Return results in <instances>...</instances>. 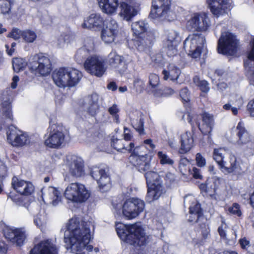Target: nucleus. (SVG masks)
<instances>
[{
    "instance_id": "nucleus-1",
    "label": "nucleus",
    "mask_w": 254,
    "mask_h": 254,
    "mask_svg": "<svg viewBox=\"0 0 254 254\" xmlns=\"http://www.w3.org/2000/svg\"><path fill=\"white\" fill-rule=\"evenodd\" d=\"M64 234V242L67 250L73 254H93L99 252L98 247L94 248L89 243L93 238L94 225L91 221L80 223L76 218L70 219L66 226Z\"/></svg>"
},
{
    "instance_id": "nucleus-2",
    "label": "nucleus",
    "mask_w": 254,
    "mask_h": 254,
    "mask_svg": "<svg viewBox=\"0 0 254 254\" xmlns=\"http://www.w3.org/2000/svg\"><path fill=\"white\" fill-rule=\"evenodd\" d=\"M129 159L130 162L138 171L146 172L145 174L148 187L146 201L150 203L158 199L165 191L160 176L154 172L149 171L151 158L144 156H142L141 158L134 156H130Z\"/></svg>"
},
{
    "instance_id": "nucleus-3",
    "label": "nucleus",
    "mask_w": 254,
    "mask_h": 254,
    "mask_svg": "<svg viewBox=\"0 0 254 254\" xmlns=\"http://www.w3.org/2000/svg\"><path fill=\"white\" fill-rule=\"evenodd\" d=\"M116 229L120 239L131 245L143 247L150 241L149 236L145 234L140 223L126 225L118 222Z\"/></svg>"
},
{
    "instance_id": "nucleus-4",
    "label": "nucleus",
    "mask_w": 254,
    "mask_h": 254,
    "mask_svg": "<svg viewBox=\"0 0 254 254\" xmlns=\"http://www.w3.org/2000/svg\"><path fill=\"white\" fill-rule=\"evenodd\" d=\"M82 76L80 71L71 67H61L57 69L52 75L56 85L62 88L75 86L79 83Z\"/></svg>"
},
{
    "instance_id": "nucleus-5",
    "label": "nucleus",
    "mask_w": 254,
    "mask_h": 254,
    "mask_svg": "<svg viewBox=\"0 0 254 254\" xmlns=\"http://www.w3.org/2000/svg\"><path fill=\"white\" fill-rule=\"evenodd\" d=\"M112 203L115 210H118L122 206L123 215L128 220H131L137 217L145 208L144 201L136 197L127 199L123 205L121 204V200L115 197L113 199Z\"/></svg>"
},
{
    "instance_id": "nucleus-6",
    "label": "nucleus",
    "mask_w": 254,
    "mask_h": 254,
    "mask_svg": "<svg viewBox=\"0 0 254 254\" xmlns=\"http://www.w3.org/2000/svg\"><path fill=\"white\" fill-rule=\"evenodd\" d=\"M64 196L67 200L77 203L85 202L90 197L91 192L86 186L80 183H72L66 187Z\"/></svg>"
},
{
    "instance_id": "nucleus-7",
    "label": "nucleus",
    "mask_w": 254,
    "mask_h": 254,
    "mask_svg": "<svg viewBox=\"0 0 254 254\" xmlns=\"http://www.w3.org/2000/svg\"><path fill=\"white\" fill-rule=\"evenodd\" d=\"M205 43V38L201 34L191 33L188 35L184 42V48L192 58L199 57Z\"/></svg>"
},
{
    "instance_id": "nucleus-8",
    "label": "nucleus",
    "mask_w": 254,
    "mask_h": 254,
    "mask_svg": "<svg viewBox=\"0 0 254 254\" xmlns=\"http://www.w3.org/2000/svg\"><path fill=\"white\" fill-rule=\"evenodd\" d=\"M171 4V0H153L151 17L162 20H173L175 17V14L170 9Z\"/></svg>"
},
{
    "instance_id": "nucleus-9",
    "label": "nucleus",
    "mask_w": 254,
    "mask_h": 254,
    "mask_svg": "<svg viewBox=\"0 0 254 254\" xmlns=\"http://www.w3.org/2000/svg\"><path fill=\"white\" fill-rule=\"evenodd\" d=\"M238 40L235 35L229 31L222 33L218 41V52L227 55H234L237 52Z\"/></svg>"
},
{
    "instance_id": "nucleus-10",
    "label": "nucleus",
    "mask_w": 254,
    "mask_h": 254,
    "mask_svg": "<svg viewBox=\"0 0 254 254\" xmlns=\"http://www.w3.org/2000/svg\"><path fill=\"white\" fill-rule=\"evenodd\" d=\"M101 29V39L106 44L119 43L123 39L119 33L118 23L114 19H108Z\"/></svg>"
},
{
    "instance_id": "nucleus-11",
    "label": "nucleus",
    "mask_w": 254,
    "mask_h": 254,
    "mask_svg": "<svg viewBox=\"0 0 254 254\" xmlns=\"http://www.w3.org/2000/svg\"><path fill=\"white\" fill-rule=\"evenodd\" d=\"M48 136L45 139V145L51 148L58 149L65 144V135L62 127L54 124L50 128Z\"/></svg>"
},
{
    "instance_id": "nucleus-12",
    "label": "nucleus",
    "mask_w": 254,
    "mask_h": 254,
    "mask_svg": "<svg viewBox=\"0 0 254 254\" xmlns=\"http://www.w3.org/2000/svg\"><path fill=\"white\" fill-rule=\"evenodd\" d=\"M210 26V20L205 12L193 13L186 23V28L190 31L205 32L209 29Z\"/></svg>"
},
{
    "instance_id": "nucleus-13",
    "label": "nucleus",
    "mask_w": 254,
    "mask_h": 254,
    "mask_svg": "<svg viewBox=\"0 0 254 254\" xmlns=\"http://www.w3.org/2000/svg\"><path fill=\"white\" fill-rule=\"evenodd\" d=\"M94 44L91 39H87L84 41V47L79 49L75 56L77 63L82 62L85 60L84 64H101L104 62L103 58L99 56L92 55L87 57L90 51L94 50Z\"/></svg>"
},
{
    "instance_id": "nucleus-14",
    "label": "nucleus",
    "mask_w": 254,
    "mask_h": 254,
    "mask_svg": "<svg viewBox=\"0 0 254 254\" xmlns=\"http://www.w3.org/2000/svg\"><path fill=\"white\" fill-rule=\"evenodd\" d=\"M65 165L69 173L73 177L79 178L85 174L83 160L77 155L68 154L64 160Z\"/></svg>"
},
{
    "instance_id": "nucleus-15",
    "label": "nucleus",
    "mask_w": 254,
    "mask_h": 254,
    "mask_svg": "<svg viewBox=\"0 0 254 254\" xmlns=\"http://www.w3.org/2000/svg\"><path fill=\"white\" fill-rule=\"evenodd\" d=\"M119 16L127 21H130L138 13L139 4L136 0H122L119 4Z\"/></svg>"
},
{
    "instance_id": "nucleus-16",
    "label": "nucleus",
    "mask_w": 254,
    "mask_h": 254,
    "mask_svg": "<svg viewBox=\"0 0 254 254\" xmlns=\"http://www.w3.org/2000/svg\"><path fill=\"white\" fill-rule=\"evenodd\" d=\"M7 142L14 147H21L29 143L28 134L16 127L11 126L6 131Z\"/></svg>"
},
{
    "instance_id": "nucleus-17",
    "label": "nucleus",
    "mask_w": 254,
    "mask_h": 254,
    "mask_svg": "<svg viewBox=\"0 0 254 254\" xmlns=\"http://www.w3.org/2000/svg\"><path fill=\"white\" fill-rule=\"evenodd\" d=\"M90 175L96 181L101 191L106 192L111 189V179L104 169L97 166H93L90 168Z\"/></svg>"
},
{
    "instance_id": "nucleus-18",
    "label": "nucleus",
    "mask_w": 254,
    "mask_h": 254,
    "mask_svg": "<svg viewBox=\"0 0 254 254\" xmlns=\"http://www.w3.org/2000/svg\"><path fill=\"white\" fill-rule=\"evenodd\" d=\"M237 144L245 150L254 149V139L245 129L244 124L240 122L237 127Z\"/></svg>"
},
{
    "instance_id": "nucleus-19",
    "label": "nucleus",
    "mask_w": 254,
    "mask_h": 254,
    "mask_svg": "<svg viewBox=\"0 0 254 254\" xmlns=\"http://www.w3.org/2000/svg\"><path fill=\"white\" fill-rule=\"evenodd\" d=\"M58 250L55 241L47 239L35 245L30 254H58Z\"/></svg>"
},
{
    "instance_id": "nucleus-20",
    "label": "nucleus",
    "mask_w": 254,
    "mask_h": 254,
    "mask_svg": "<svg viewBox=\"0 0 254 254\" xmlns=\"http://www.w3.org/2000/svg\"><path fill=\"white\" fill-rule=\"evenodd\" d=\"M178 36L179 33L175 30H171L166 32L163 47L169 57H172L177 53Z\"/></svg>"
},
{
    "instance_id": "nucleus-21",
    "label": "nucleus",
    "mask_w": 254,
    "mask_h": 254,
    "mask_svg": "<svg viewBox=\"0 0 254 254\" xmlns=\"http://www.w3.org/2000/svg\"><path fill=\"white\" fill-rule=\"evenodd\" d=\"M3 234L5 239L18 246L23 245L26 237L25 232L21 228L7 227Z\"/></svg>"
},
{
    "instance_id": "nucleus-22",
    "label": "nucleus",
    "mask_w": 254,
    "mask_h": 254,
    "mask_svg": "<svg viewBox=\"0 0 254 254\" xmlns=\"http://www.w3.org/2000/svg\"><path fill=\"white\" fill-rule=\"evenodd\" d=\"M41 192L43 200L46 203L56 206L61 201V193L57 188L44 187L42 189Z\"/></svg>"
},
{
    "instance_id": "nucleus-23",
    "label": "nucleus",
    "mask_w": 254,
    "mask_h": 254,
    "mask_svg": "<svg viewBox=\"0 0 254 254\" xmlns=\"http://www.w3.org/2000/svg\"><path fill=\"white\" fill-rule=\"evenodd\" d=\"M11 185L18 193L23 195L32 194L35 190L33 184L29 182L14 177L12 179Z\"/></svg>"
},
{
    "instance_id": "nucleus-24",
    "label": "nucleus",
    "mask_w": 254,
    "mask_h": 254,
    "mask_svg": "<svg viewBox=\"0 0 254 254\" xmlns=\"http://www.w3.org/2000/svg\"><path fill=\"white\" fill-rule=\"evenodd\" d=\"M207 3L212 14L218 17L226 13L230 6L231 0H207Z\"/></svg>"
},
{
    "instance_id": "nucleus-25",
    "label": "nucleus",
    "mask_w": 254,
    "mask_h": 254,
    "mask_svg": "<svg viewBox=\"0 0 254 254\" xmlns=\"http://www.w3.org/2000/svg\"><path fill=\"white\" fill-rule=\"evenodd\" d=\"M107 20H105L100 14L92 13L84 17L81 26L88 29H101Z\"/></svg>"
},
{
    "instance_id": "nucleus-26",
    "label": "nucleus",
    "mask_w": 254,
    "mask_h": 254,
    "mask_svg": "<svg viewBox=\"0 0 254 254\" xmlns=\"http://www.w3.org/2000/svg\"><path fill=\"white\" fill-rule=\"evenodd\" d=\"M98 99V95L96 93H93L81 101L80 104L86 109L90 115L95 116L99 111Z\"/></svg>"
},
{
    "instance_id": "nucleus-27",
    "label": "nucleus",
    "mask_w": 254,
    "mask_h": 254,
    "mask_svg": "<svg viewBox=\"0 0 254 254\" xmlns=\"http://www.w3.org/2000/svg\"><path fill=\"white\" fill-rule=\"evenodd\" d=\"M219 169L225 174H237L242 170L236 157L233 154L229 155L228 159L225 160Z\"/></svg>"
},
{
    "instance_id": "nucleus-28",
    "label": "nucleus",
    "mask_w": 254,
    "mask_h": 254,
    "mask_svg": "<svg viewBox=\"0 0 254 254\" xmlns=\"http://www.w3.org/2000/svg\"><path fill=\"white\" fill-rule=\"evenodd\" d=\"M190 202V222H196L201 214L200 205L196 201L194 197L191 195H187L184 198V202Z\"/></svg>"
},
{
    "instance_id": "nucleus-29",
    "label": "nucleus",
    "mask_w": 254,
    "mask_h": 254,
    "mask_svg": "<svg viewBox=\"0 0 254 254\" xmlns=\"http://www.w3.org/2000/svg\"><path fill=\"white\" fill-rule=\"evenodd\" d=\"M101 11L107 15L112 16L117 13L119 7V0H97Z\"/></svg>"
},
{
    "instance_id": "nucleus-30",
    "label": "nucleus",
    "mask_w": 254,
    "mask_h": 254,
    "mask_svg": "<svg viewBox=\"0 0 254 254\" xmlns=\"http://www.w3.org/2000/svg\"><path fill=\"white\" fill-rule=\"evenodd\" d=\"M244 103V99L241 95L233 94L231 96L229 102L223 105V108L226 111L231 110L234 115H237Z\"/></svg>"
},
{
    "instance_id": "nucleus-31",
    "label": "nucleus",
    "mask_w": 254,
    "mask_h": 254,
    "mask_svg": "<svg viewBox=\"0 0 254 254\" xmlns=\"http://www.w3.org/2000/svg\"><path fill=\"white\" fill-rule=\"evenodd\" d=\"M7 97L3 98L0 107V113L6 119L12 121L13 119L12 111V99L9 94L7 92L4 94Z\"/></svg>"
},
{
    "instance_id": "nucleus-32",
    "label": "nucleus",
    "mask_w": 254,
    "mask_h": 254,
    "mask_svg": "<svg viewBox=\"0 0 254 254\" xmlns=\"http://www.w3.org/2000/svg\"><path fill=\"white\" fill-rule=\"evenodd\" d=\"M181 147L179 150L180 154L188 152L192 148L193 144V138L190 132L186 131L181 134L180 137Z\"/></svg>"
},
{
    "instance_id": "nucleus-33",
    "label": "nucleus",
    "mask_w": 254,
    "mask_h": 254,
    "mask_svg": "<svg viewBox=\"0 0 254 254\" xmlns=\"http://www.w3.org/2000/svg\"><path fill=\"white\" fill-rule=\"evenodd\" d=\"M202 123L197 124L199 130L203 134L210 133L213 126L214 119L213 116L207 113H204L202 115Z\"/></svg>"
},
{
    "instance_id": "nucleus-34",
    "label": "nucleus",
    "mask_w": 254,
    "mask_h": 254,
    "mask_svg": "<svg viewBox=\"0 0 254 254\" xmlns=\"http://www.w3.org/2000/svg\"><path fill=\"white\" fill-rule=\"evenodd\" d=\"M181 73L180 68L176 64H169L162 71L165 80L170 79L172 81L177 80Z\"/></svg>"
},
{
    "instance_id": "nucleus-35",
    "label": "nucleus",
    "mask_w": 254,
    "mask_h": 254,
    "mask_svg": "<svg viewBox=\"0 0 254 254\" xmlns=\"http://www.w3.org/2000/svg\"><path fill=\"white\" fill-rule=\"evenodd\" d=\"M113 147L118 151L123 153L131 152L134 147V143L130 142L127 144L125 140L119 139H113L112 142Z\"/></svg>"
},
{
    "instance_id": "nucleus-36",
    "label": "nucleus",
    "mask_w": 254,
    "mask_h": 254,
    "mask_svg": "<svg viewBox=\"0 0 254 254\" xmlns=\"http://www.w3.org/2000/svg\"><path fill=\"white\" fill-rule=\"evenodd\" d=\"M131 27L133 35L139 38L146 32L148 24L143 21H138L133 22Z\"/></svg>"
},
{
    "instance_id": "nucleus-37",
    "label": "nucleus",
    "mask_w": 254,
    "mask_h": 254,
    "mask_svg": "<svg viewBox=\"0 0 254 254\" xmlns=\"http://www.w3.org/2000/svg\"><path fill=\"white\" fill-rule=\"evenodd\" d=\"M85 70L92 75L100 77L104 73L106 67L104 64H84Z\"/></svg>"
},
{
    "instance_id": "nucleus-38",
    "label": "nucleus",
    "mask_w": 254,
    "mask_h": 254,
    "mask_svg": "<svg viewBox=\"0 0 254 254\" xmlns=\"http://www.w3.org/2000/svg\"><path fill=\"white\" fill-rule=\"evenodd\" d=\"M28 62L29 64H47L52 62L50 57L46 54L42 53L31 55L29 58Z\"/></svg>"
},
{
    "instance_id": "nucleus-39",
    "label": "nucleus",
    "mask_w": 254,
    "mask_h": 254,
    "mask_svg": "<svg viewBox=\"0 0 254 254\" xmlns=\"http://www.w3.org/2000/svg\"><path fill=\"white\" fill-rule=\"evenodd\" d=\"M226 149L224 147L214 148L213 151L212 156L214 160L218 165V168L224 163L225 155H226Z\"/></svg>"
},
{
    "instance_id": "nucleus-40",
    "label": "nucleus",
    "mask_w": 254,
    "mask_h": 254,
    "mask_svg": "<svg viewBox=\"0 0 254 254\" xmlns=\"http://www.w3.org/2000/svg\"><path fill=\"white\" fill-rule=\"evenodd\" d=\"M104 61V59H103ZM127 61L125 59V57H122L119 55L116 52L112 51L108 55L107 60L106 62H108L109 64H121L123 62H126ZM105 61L102 62L101 64L105 63Z\"/></svg>"
},
{
    "instance_id": "nucleus-41",
    "label": "nucleus",
    "mask_w": 254,
    "mask_h": 254,
    "mask_svg": "<svg viewBox=\"0 0 254 254\" xmlns=\"http://www.w3.org/2000/svg\"><path fill=\"white\" fill-rule=\"evenodd\" d=\"M149 151V149L143 144L135 147L134 146L132 151L130 152L131 153L130 156H135L141 157L142 156H144L145 157H149L147 154Z\"/></svg>"
},
{
    "instance_id": "nucleus-42",
    "label": "nucleus",
    "mask_w": 254,
    "mask_h": 254,
    "mask_svg": "<svg viewBox=\"0 0 254 254\" xmlns=\"http://www.w3.org/2000/svg\"><path fill=\"white\" fill-rule=\"evenodd\" d=\"M14 2V0H0V13H9L11 10V5Z\"/></svg>"
},
{
    "instance_id": "nucleus-43",
    "label": "nucleus",
    "mask_w": 254,
    "mask_h": 254,
    "mask_svg": "<svg viewBox=\"0 0 254 254\" xmlns=\"http://www.w3.org/2000/svg\"><path fill=\"white\" fill-rule=\"evenodd\" d=\"M130 121L133 127L138 132L139 134H144V120L141 116L139 120L131 117Z\"/></svg>"
},
{
    "instance_id": "nucleus-44",
    "label": "nucleus",
    "mask_w": 254,
    "mask_h": 254,
    "mask_svg": "<svg viewBox=\"0 0 254 254\" xmlns=\"http://www.w3.org/2000/svg\"><path fill=\"white\" fill-rule=\"evenodd\" d=\"M22 38L26 43H33L37 38L36 33L31 30H25L23 31Z\"/></svg>"
},
{
    "instance_id": "nucleus-45",
    "label": "nucleus",
    "mask_w": 254,
    "mask_h": 254,
    "mask_svg": "<svg viewBox=\"0 0 254 254\" xmlns=\"http://www.w3.org/2000/svg\"><path fill=\"white\" fill-rule=\"evenodd\" d=\"M157 156L162 165H172L174 161L166 153L162 151H158Z\"/></svg>"
},
{
    "instance_id": "nucleus-46",
    "label": "nucleus",
    "mask_w": 254,
    "mask_h": 254,
    "mask_svg": "<svg viewBox=\"0 0 254 254\" xmlns=\"http://www.w3.org/2000/svg\"><path fill=\"white\" fill-rule=\"evenodd\" d=\"M194 83L199 87L200 89L203 92H208L210 88L208 83L206 80H201L200 78L195 76L193 79Z\"/></svg>"
},
{
    "instance_id": "nucleus-47",
    "label": "nucleus",
    "mask_w": 254,
    "mask_h": 254,
    "mask_svg": "<svg viewBox=\"0 0 254 254\" xmlns=\"http://www.w3.org/2000/svg\"><path fill=\"white\" fill-rule=\"evenodd\" d=\"M108 112L116 123H120L119 113L120 109L117 104H113L108 109Z\"/></svg>"
},
{
    "instance_id": "nucleus-48",
    "label": "nucleus",
    "mask_w": 254,
    "mask_h": 254,
    "mask_svg": "<svg viewBox=\"0 0 254 254\" xmlns=\"http://www.w3.org/2000/svg\"><path fill=\"white\" fill-rule=\"evenodd\" d=\"M52 64H38L36 71L42 75L49 74L52 70Z\"/></svg>"
},
{
    "instance_id": "nucleus-49",
    "label": "nucleus",
    "mask_w": 254,
    "mask_h": 254,
    "mask_svg": "<svg viewBox=\"0 0 254 254\" xmlns=\"http://www.w3.org/2000/svg\"><path fill=\"white\" fill-rule=\"evenodd\" d=\"M210 230L208 228H206L204 231L202 232V235L203 237V239H199L197 238H194L192 239V243L195 245L199 247L200 245H202L204 244V241L206 239L209 234Z\"/></svg>"
},
{
    "instance_id": "nucleus-50",
    "label": "nucleus",
    "mask_w": 254,
    "mask_h": 254,
    "mask_svg": "<svg viewBox=\"0 0 254 254\" xmlns=\"http://www.w3.org/2000/svg\"><path fill=\"white\" fill-rule=\"evenodd\" d=\"M220 183V178L215 176L208 179L206 181V185L215 190L218 187Z\"/></svg>"
},
{
    "instance_id": "nucleus-51",
    "label": "nucleus",
    "mask_w": 254,
    "mask_h": 254,
    "mask_svg": "<svg viewBox=\"0 0 254 254\" xmlns=\"http://www.w3.org/2000/svg\"><path fill=\"white\" fill-rule=\"evenodd\" d=\"M23 31L17 28H13L10 32L7 35L8 37L12 38L14 40H18L21 37H22Z\"/></svg>"
},
{
    "instance_id": "nucleus-52",
    "label": "nucleus",
    "mask_w": 254,
    "mask_h": 254,
    "mask_svg": "<svg viewBox=\"0 0 254 254\" xmlns=\"http://www.w3.org/2000/svg\"><path fill=\"white\" fill-rule=\"evenodd\" d=\"M180 96L184 104L188 103L190 101V93L187 88H184L180 91Z\"/></svg>"
},
{
    "instance_id": "nucleus-53",
    "label": "nucleus",
    "mask_w": 254,
    "mask_h": 254,
    "mask_svg": "<svg viewBox=\"0 0 254 254\" xmlns=\"http://www.w3.org/2000/svg\"><path fill=\"white\" fill-rule=\"evenodd\" d=\"M250 50L247 53V57L249 60L254 62V36L250 41Z\"/></svg>"
},
{
    "instance_id": "nucleus-54",
    "label": "nucleus",
    "mask_w": 254,
    "mask_h": 254,
    "mask_svg": "<svg viewBox=\"0 0 254 254\" xmlns=\"http://www.w3.org/2000/svg\"><path fill=\"white\" fill-rule=\"evenodd\" d=\"M228 211L232 215L240 217L242 215L240 206L237 203H234L232 206L228 208Z\"/></svg>"
},
{
    "instance_id": "nucleus-55",
    "label": "nucleus",
    "mask_w": 254,
    "mask_h": 254,
    "mask_svg": "<svg viewBox=\"0 0 254 254\" xmlns=\"http://www.w3.org/2000/svg\"><path fill=\"white\" fill-rule=\"evenodd\" d=\"M34 224L39 228L42 229L46 224V220L41 215L37 216L34 219Z\"/></svg>"
},
{
    "instance_id": "nucleus-56",
    "label": "nucleus",
    "mask_w": 254,
    "mask_h": 254,
    "mask_svg": "<svg viewBox=\"0 0 254 254\" xmlns=\"http://www.w3.org/2000/svg\"><path fill=\"white\" fill-rule=\"evenodd\" d=\"M9 197L17 205L23 206L25 207L28 208V204L24 202L23 199L21 196L16 195H11L9 196Z\"/></svg>"
},
{
    "instance_id": "nucleus-57",
    "label": "nucleus",
    "mask_w": 254,
    "mask_h": 254,
    "mask_svg": "<svg viewBox=\"0 0 254 254\" xmlns=\"http://www.w3.org/2000/svg\"><path fill=\"white\" fill-rule=\"evenodd\" d=\"M227 229V225L224 221H222L221 225L218 229V232L221 238L226 239Z\"/></svg>"
},
{
    "instance_id": "nucleus-58",
    "label": "nucleus",
    "mask_w": 254,
    "mask_h": 254,
    "mask_svg": "<svg viewBox=\"0 0 254 254\" xmlns=\"http://www.w3.org/2000/svg\"><path fill=\"white\" fill-rule=\"evenodd\" d=\"M245 69L248 77L254 80V64H245Z\"/></svg>"
},
{
    "instance_id": "nucleus-59",
    "label": "nucleus",
    "mask_w": 254,
    "mask_h": 254,
    "mask_svg": "<svg viewBox=\"0 0 254 254\" xmlns=\"http://www.w3.org/2000/svg\"><path fill=\"white\" fill-rule=\"evenodd\" d=\"M174 90L171 88H165L163 91L160 93L158 92H155L154 93V95L157 97L159 96H164V97H169L171 96L174 93Z\"/></svg>"
},
{
    "instance_id": "nucleus-60",
    "label": "nucleus",
    "mask_w": 254,
    "mask_h": 254,
    "mask_svg": "<svg viewBox=\"0 0 254 254\" xmlns=\"http://www.w3.org/2000/svg\"><path fill=\"white\" fill-rule=\"evenodd\" d=\"M195 161L197 166L199 167H203L206 165V160L200 153L196 154Z\"/></svg>"
},
{
    "instance_id": "nucleus-61",
    "label": "nucleus",
    "mask_w": 254,
    "mask_h": 254,
    "mask_svg": "<svg viewBox=\"0 0 254 254\" xmlns=\"http://www.w3.org/2000/svg\"><path fill=\"white\" fill-rule=\"evenodd\" d=\"M149 84L152 87H156L159 83V77L156 74H151L149 77Z\"/></svg>"
},
{
    "instance_id": "nucleus-62",
    "label": "nucleus",
    "mask_w": 254,
    "mask_h": 254,
    "mask_svg": "<svg viewBox=\"0 0 254 254\" xmlns=\"http://www.w3.org/2000/svg\"><path fill=\"white\" fill-rule=\"evenodd\" d=\"M190 173L196 179H201L202 176L200 174V170L197 168L193 167L191 170L189 169Z\"/></svg>"
},
{
    "instance_id": "nucleus-63",
    "label": "nucleus",
    "mask_w": 254,
    "mask_h": 254,
    "mask_svg": "<svg viewBox=\"0 0 254 254\" xmlns=\"http://www.w3.org/2000/svg\"><path fill=\"white\" fill-rule=\"evenodd\" d=\"M27 64H12L14 71L16 73H20L24 71L26 68Z\"/></svg>"
},
{
    "instance_id": "nucleus-64",
    "label": "nucleus",
    "mask_w": 254,
    "mask_h": 254,
    "mask_svg": "<svg viewBox=\"0 0 254 254\" xmlns=\"http://www.w3.org/2000/svg\"><path fill=\"white\" fill-rule=\"evenodd\" d=\"M145 145L148 149H149V151L155 149L156 146L153 143V140L151 139H147L143 141V144Z\"/></svg>"
}]
</instances>
